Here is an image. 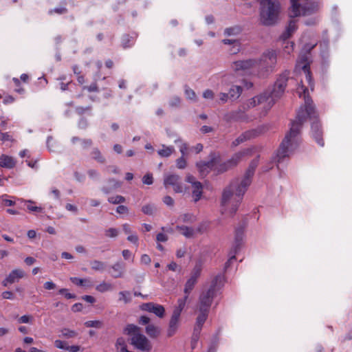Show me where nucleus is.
<instances>
[{"instance_id":"f257e3e1","label":"nucleus","mask_w":352,"mask_h":352,"mask_svg":"<svg viewBox=\"0 0 352 352\" xmlns=\"http://www.w3.org/2000/svg\"><path fill=\"white\" fill-rule=\"evenodd\" d=\"M307 92L308 90L302 85H300L297 88V93L300 98L303 97L305 104L298 110L296 120L292 122L289 131L285 135L277 151L276 156L277 162H280L284 157L289 156L297 148L300 142V129L307 119L312 121V136L320 146H322L324 145L320 126L317 121V116L312 104V100L307 95Z\"/></svg>"},{"instance_id":"f03ea898","label":"nucleus","mask_w":352,"mask_h":352,"mask_svg":"<svg viewBox=\"0 0 352 352\" xmlns=\"http://www.w3.org/2000/svg\"><path fill=\"white\" fill-rule=\"evenodd\" d=\"M257 163V160L251 162L244 178L240 183L236 182H232L223 190L220 208L222 214L226 217H232L236 213L241 202L243 196L251 183V177L254 174Z\"/></svg>"},{"instance_id":"7ed1b4c3","label":"nucleus","mask_w":352,"mask_h":352,"mask_svg":"<svg viewBox=\"0 0 352 352\" xmlns=\"http://www.w3.org/2000/svg\"><path fill=\"white\" fill-rule=\"evenodd\" d=\"M287 78L280 76L276 82L273 90L270 94H264L255 96L250 100V105L255 107L257 104H262L266 110L270 109L275 102L283 94L286 87Z\"/></svg>"},{"instance_id":"20e7f679","label":"nucleus","mask_w":352,"mask_h":352,"mask_svg":"<svg viewBox=\"0 0 352 352\" xmlns=\"http://www.w3.org/2000/svg\"><path fill=\"white\" fill-rule=\"evenodd\" d=\"M223 282V275L219 274L212 281L210 287L208 289L202 291L197 305V311H210L212 301L217 294V287L219 285H222Z\"/></svg>"},{"instance_id":"39448f33","label":"nucleus","mask_w":352,"mask_h":352,"mask_svg":"<svg viewBox=\"0 0 352 352\" xmlns=\"http://www.w3.org/2000/svg\"><path fill=\"white\" fill-rule=\"evenodd\" d=\"M280 3L276 0H262L261 2L260 19L265 25H274L278 19Z\"/></svg>"},{"instance_id":"423d86ee","label":"nucleus","mask_w":352,"mask_h":352,"mask_svg":"<svg viewBox=\"0 0 352 352\" xmlns=\"http://www.w3.org/2000/svg\"><path fill=\"white\" fill-rule=\"evenodd\" d=\"M290 2L291 17L310 15L316 12L320 8L319 2H312L311 0H290Z\"/></svg>"},{"instance_id":"0eeeda50","label":"nucleus","mask_w":352,"mask_h":352,"mask_svg":"<svg viewBox=\"0 0 352 352\" xmlns=\"http://www.w3.org/2000/svg\"><path fill=\"white\" fill-rule=\"evenodd\" d=\"M186 305V298H179L174 307L167 329V336L172 337L177 331L180 325L181 314Z\"/></svg>"},{"instance_id":"6e6552de","label":"nucleus","mask_w":352,"mask_h":352,"mask_svg":"<svg viewBox=\"0 0 352 352\" xmlns=\"http://www.w3.org/2000/svg\"><path fill=\"white\" fill-rule=\"evenodd\" d=\"M276 63V54L275 51L268 50L265 52L259 60H256L255 67L260 69L272 68Z\"/></svg>"},{"instance_id":"1a4fd4ad","label":"nucleus","mask_w":352,"mask_h":352,"mask_svg":"<svg viewBox=\"0 0 352 352\" xmlns=\"http://www.w3.org/2000/svg\"><path fill=\"white\" fill-rule=\"evenodd\" d=\"M164 185L165 188L172 186L173 190L176 193H182L186 190V188L181 182V178L175 174H167L164 176Z\"/></svg>"},{"instance_id":"9d476101","label":"nucleus","mask_w":352,"mask_h":352,"mask_svg":"<svg viewBox=\"0 0 352 352\" xmlns=\"http://www.w3.org/2000/svg\"><path fill=\"white\" fill-rule=\"evenodd\" d=\"M296 69L299 71L302 70L304 72L306 80L311 89L313 90L314 84L312 82L311 73L309 71V62L307 56L303 55L299 58V59L296 62Z\"/></svg>"},{"instance_id":"9b49d317","label":"nucleus","mask_w":352,"mask_h":352,"mask_svg":"<svg viewBox=\"0 0 352 352\" xmlns=\"http://www.w3.org/2000/svg\"><path fill=\"white\" fill-rule=\"evenodd\" d=\"M131 342L136 349L142 351L148 352L152 348L150 341L142 333H137L132 336Z\"/></svg>"},{"instance_id":"f8f14e48","label":"nucleus","mask_w":352,"mask_h":352,"mask_svg":"<svg viewBox=\"0 0 352 352\" xmlns=\"http://www.w3.org/2000/svg\"><path fill=\"white\" fill-rule=\"evenodd\" d=\"M142 311L154 314L156 316L162 318L165 316V308L163 305L154 302L143 303L140 306Z\"/></svg>"},{"instance_id":"ddd939ff","label":"nucleus","mask_w":352,"mask_h":352,"mask_svg":"<svg viewBox=\"0 0 352 352\" xmlns=\"http://www.w3.org/2000/svg\"><path fill=\"white\" fill-rule=\"evenodd\" d=\"M212 159L214 160V173L216 174L222 173L232 168L229 163V160L226 162L221 161L220 155L218 153H212Z\"/></svg>"},{"instance_id":"4468645a","label":"nucleus","mask_w":352,"mask_h":352,"mask_svg":"<svg viewBox=\"0 0 352 352\" xmlns=\"http://www.w3.org/2000/svg\"><path fill=\"white\" fill-rule=\"evenodd\" d=\"M255 60L235 61L232 64V69L236 72L245 73L249 69L255 67Z\"/></svg>"},{"instance_id":"2eb2a0df","label":"nucleus","mask_w":352,"mask_h":352,"mask_svg":"<svg viewBox=\"0 0 352 352\" xmlns=\"http://www.w3.org/2000/svg\"><path fill=\"white\" fill-rule=\"evenodd\" d=\"M25 275V272L21 269H15L10 272V274L2 281V285L7 287L9 285L13 284L23 278Z\"/></svg>"},{"instance_id":"dca6fc26","label":"nucleus","mask_w":352,"mask_h":352,"mask_svg":"<svg viewBox=\"0 0 352 352\" xmlns=\"http://www.w3.org/2000/svg\"><path fill=\"white\" fill-rule=\"evenodd\" d=\"M196 166L202 177L206 176L211 171L214 173V160L212 159V153L210 155V161L199 162L196 164Z\"/></svg>"},{"instance_id":"f3484780","label":"nucleus","mask_w":352,"mask_h":352,"mask_svg":"<svg viewBox=\"0 0 352 352\" xmlns=\"http://www.w3.org/2000/svg\"><path fill=\"white\" fill-rule=\"evenodd\" d=\"M258 135V132L256 130L252 129L247 131L242 134H241L237 138H236L232 142V146L235 147L239 146V144L250 140Z\"/></svg>"},{"instance_id":"a211bd4d","label":"nucleus","mask_w":352,"mask_h":352,"mask_svg":"<svg viewBox=\"0 0 352 352\" xmlns=\"http://www.w3.org/2000/svg\"><path fill=\"white\" fill-rule=\"evenodd\" d=\"M254 148H247L238 153L234 154L230 159H229V163L232 167L236 166L243 159V157L251 155L254 151Z\"/></svg>"},{"instance_id":"6ab92c4d","label":"nucleus","mask_w":352,"mask_h":352,"mask_svg":"<svg viewBox=\"0 0 352 352\" xmlns=\"http://www.w3.org/2000/svg\"><path fill=\"white\" fill-rule=\"evenodd\" d=\"M198 313L197 317L196 318V323L195 326V332H197V334L196 335V339L197 340L199 336V333L201 332V330L202 329V327L206 322V319L208 318L209 311H197Z\"/></svg>"},{"instance_id":"aec40b11","label":"nucleus","mask_w":352,"mask_h":352,"mask_svg":"<svg viewBox=\"0 0 352 352\" xmlns=\"http://www.w3.org/2000/svg\"><path fill=\"white\" fill-rule=\"evenodd\" d=\"M297 30V25L295 21H291L286 27L285 30L280 36V39L286 41Z\"/></svg>"},{"instance_id":"412c9836","label":"nucleus","mask_w":352,"mask_h":352,"mask_svg":"<svg viewBox=\"0 0 352 352\" xmlns=\"http://www.w3.org/2000/svg\"><path fill=\"white\" fill-rule=\"evenodd\" d=\"M15 165L16 161L12 157L4 154L0 156L1 167L11 169L14 168Z\"/></svg>"},{"instance_id":"4be33fe9","label":"nucleus","mask_w":352,"mask_h":352,"mask_svg":"<svg viewBox=\"0 0 352 352\" xmlns=\"http://www.w3.org/2000/svg\"><path fill=\"white\" fill-rule=\"evenodd\" d=\"M192 196L195 202L198 201L201 196L203 192V186L201 182L195 183L192 186Z\"/></svg>"},{"instance_id":"5701e85b","label":"nucleus","mask_w":352,"mask_h":352,"mask_svg":"<svg viewBox=\"0 0 352 352\" xmlns=\"http://www.w3.org/2000/svg\"><path fill=\"white\" fill-rule=\"evenodd\" d=\"M197 280V278L193 276H190L189 279L186 281L185 287H184V293L185 296L183 298H186V301L187 300L188 296L191 291L192 290L195 285L196 284Z\"/></svg>"},{"instance_id":"b1692460","label":"nucleus","mask_w":352,"mask_h":352,"mask_svg":"<svg viewBox=\"0 0 352 352\" xmlns=\"http://www.w3.org/2000/svg\"><path fill=\"white\" fill-rule=\"evenodd\" d=\"M176 230L179 231L180 233L186 238H192L195 234L194 229L188 226H177Z\"/></svg>"},{"instance_id":"393cba45","label":"nucleus","mask_w":352,"mask_h":352,"mask_svg":"<svg viewBox=\"0 0 352 352\" xmlns=\"http://www.w3.org/2000/svg\"><path fill=\"white\" fill-rule=\"evenodd\" d=\"M174 151L175 148L173 146H167L163 144L162 146V148L157 151V154L162 157H168L174 153Z\"/></svg>"},{"instance_id":"a878e982","label":"nucleus","mask_w":352,"mask_h":352,"mask_svg":"<svg viewBox=\"0 0 352 352\" xmlns=\"http://www.w3.org/2000/svg\"><path fill=\"white\" fill-rule=\"evenodd\" d=\"M111 269L113 270L111 276L113 278H120L122 276L124 273V266L122 264L120 263H116L111 267Z\"/></svg>"},{"instance_id":"bb28decb","label":"nucleus","mask_w":352,"mask_h":352,"mask_svg":"<svg viewBox=\"0 0 352 352\" xmlns=\"http://www.w3.org/2000/svg\"><path fill=\"white\" fill-rule=\"evenodd\" d=\"M145 331L151 338H157L160 333V329L151 324L146 327Z\"/></svg>"},{"instance_id":"cd10ccee","label":"nucleus","mask_w":352,"mask_h":352,"mask_svg":"<svg viewBox=\"0 0 352 352\" xmlns=\"http://www.w3.org/2000/svg\"><path fill=\"white\" fill-rule=\"evenodd\" d=\"M72 142L73 144H76V142H79L80 147L83 149H86L89 148L92 145V140L91 139H79L77 137H74L72 139Z\"/></svg>"},{"instance_id":"c85d7f7f","label":"nucleus","mask_w":352,"mask_h":352,"mask_svg":"<svg viewBox=\"0 0 352 352\" xmlns=\"http://www.w3.org/2000/svg\"><path fill=\"white\" fill-rule=\"evenodd\" d=\"M70 280L75 285L83 287H91V283L88 278H80L77 277H71Z\"/></svg>"},{"instance_id":"c756f323","label":"nucleus","mask_w":352,"mask_h":352,"mask_svg":"<svg viewBox=\"0 0 352 352\" xmlns=\"http://www.w3.org/2000/svg\"><path fill=\"white\" fill-rule=\"evenodd\" d=\"M222 42L226 45H232V49L230 50L231 54H236L240 50V43L236 40L223 39Z\"/></svg>"},{"instance_id":"7c9ffc66","label":"nucleus","mask_w":352,"mask_h":352,"mask_svg":"<svg viewBox=\"0 0 352 352\" xmlns=\"http://www.w3.org/2000/svg\"><path fill=\"white\" fill-rule=\"evenodd\" d=\"M21 201L26 204L27 208L30 212H42L43 210V208L34 206V202L32 200L21 199Z\"/></svg>"},{"instance_id":"2f4dec72","label":"nucleus","mask_w":352,"mask_h":352,"mask_svg":"<svg viewBox=\"0 0 352 352\" xmlns=\"http://www.w3.org/2000/svg\"><path fill=\"white\" fill-rule=\"evenodd\" d=\"M178 221L183 223H193L196 221V217L192 213H184L178 217Z\"/></svg>"},{"instance_id":"473e14b6","label":"nucleus","mask_w":352,"mask_h":352,"mask_svg":"<svg viewBox=\"0 0 352 352\" xmlns=\"http://www.w3.org/2000/svg\"><path fill=\"white\" fill-rule=\"evenodd\" d=\"M96 289L100 293H104L112 290L113 286L111 283L103 281L96 286Z\"/></svg>"},{"instance_id":"72a5a7b5","label":"nucleus","mask_w":352,"mask_h":352,"mask_svg":"<svg viewBox=\"0 0 352 352\" xmlns=\"http://www.w3.org/2000/svg\"><path fill=\"white\" fill-rule=\"evenodd\" d=\"M91 267L94 271L102 272L106 267V265L104 262L94 260L91 262Z\"/></svg>"},{"instance_id":"f704fd0d","label":"nucleus","mask_w":352,"mask_h":352,"mask_svg":"<svg viewBox=\"0 0 352 352\" xmlns=\"http://www.w3.org/2000/svg\"><path fill=\"white\" fill-rule=\"evenodd\" d=\"M242 91L240 86H233L229 91V96L232 99H236L239 97Z\"/></svg>"},{"instance_id":"c9c22d12","label":"nucleus","mask_w":352,"mask_h":352,"mask_svg":"<svg viewBox=\"0 0 352 352\" xmlns=\"http://www.w3.org/2000/svg\"><path fill=\"white\" fill-rule=\"evenodd\" d=\"M119 300L124 303H129L131 301L132 298L131 293L129 291H122L119 294Z\"/></svg>"},{"instance_id":"e433bc0d","label":"nucleus","mask_w":352,"mask_h":352,"mask_svg":"<svg viewBox=\"0 0 352 352\" xmlns=\"http://www.w3.org/2000/svg\"><path fill=\"white\" fill-rule=\"evenodd\" d=\"M91 155L93 159L100 163H104L105 162L104 157L102 155L100 151L97 148H94L92 150Z\"/></svg>"},{"instance_id":"4c0bfd02","label":"nucleus","mask_w":352,"mask_h":352,"mask_svg":"<svg viewBox=\"0 0 352 352\" xmlns=\"http://www.w3.org/2000/svg\"><path fill=\"white\" fill-rule=\"evenodd\" d=\"M34 316L30 314H25L17 319L19 324H32L34 322Z\"/></svg>"},{"instance_id":"58836bf2","label":"nucleus","mask_w":352,"mask_h":352,"mask_svg":"<svg viewBox=\"0 0 352 352\" xmlns=\"http://www.w3.org/2000/svg\"><path fill=\"white\" fill-rule=\"evenodd\" d=\"M124 331L126 333L133 336L137 333H140V328L134 324H128L124 329Z\"/></svg>"},{"instance_id":"ea45409f","label":"nucleus","mask_w":352,"mask_h":352,"mask_svg":"<svg viewBox=\"0 0 352 352\" xmlns=\"http://www.w3.org/2000/svg\"><path fill=\"white\" fill-rule=\"evenodd\" d=\"M62 336L66 338H72L78 336V333L74 330L64 328L60 330Z\"/></svg>"},{"instance_id":"a19ab883","label":"nucleus","mask_w":352,"mask_h":352,"mask_svg":"<svg viewBox=\"0 0 352 352\" xmlns=\"http://www.w3.org/2000/svg\"><path fill=\"white\" fill-rule=\"evenodd\" d=\"M241 30L239 26H234L226 28L224 30V34L226 36L237 35L241 32Z\"/></svg>"},{"instance_id":"79ce46f5","label":"nucleus","mask_w":352,"mask_h":352,"mask_svg":"<svg viewBox=\"0 0 352 352\" xmlns=\"http://www.w3.org/2000/svg\"><path fill=\"white\" fill-rule=\"evenodd\" d=\"M142 211L147 215H153L155 211V207L152 204H147L142 207Z\"/></svg>"},{"instance_id":"37998d69","label":"nucleus","mask_w":352,"mask_h":352,"mask_svg":"<svg viewBox=\"0 0 352 352\" xmlns=\"http://www.w3.org/2000/svg\"><path fill=\"white\" fill-rule=\"evenodd\" d=\"M85 325L87 327H94L99 329L102 327V322L100 320H88L85 322Z\"/></svg>"},{"instance_id":"c03bdc74","label":"nucleus","mask_w":352,"mask_h":352,"mask_svg":"<svg viewBox=\"0 0 352 352\" xmlns=\"http://www.w3.org/2000/svg\"><path fill=\"white\" fill-rule=\"evenodd\" d=\"M202 269V263L201 261H199L196 263L195 266L192 270L191 276H195L198 278L201 274V271Z\"/></svg>"},{"instance_id":"a18cd8bd","label":"nucleus","mask_w":352,"mask_h":352,"mask_svg":"<svg viewBox=\"0 0 352 352\" xmlns=\"http://www.w3.org/2000/svg\"><path fill=\"white\" fill-rule=\"evenodd\" d=\"M108 201L111 204H118L124 202L125 199L124 197H122L121 195H116V196H113V197H109L108 199Z\"/></svg>"},{"instance_id":"49530a36","label":"nucleus","mask_w":352,"mask_h":352,"mask_svg":"<svg viewBox=\"0 0 352 352\" xmlns=\"http://www.w3.org/2000/svg\"><path fill=\"white\" fill-rule=\"evenodd\" d=\"M185 95L187 99L190 100L192 101L196 100V95L192 89L186 87L185 89Z\"/></svg>"},{"instance_id":"de8ad7c7","label":"nucleus","mask_w":352,"mask_h":352,"mask_svg":"<svg viewBox=\"0 0 352 352\" xmlns=\"http://www.w3.org/2000/svg\"><path fill=\"white\" fill-rule=\"evenodd\" d=\"M177 142H180L181 144L179 145V151L182 153V156L184 157L187 154V151L188 149L187 144L182 142L180 140H176L175 141V143Z\"/></svg>"},{"instance_id":"09e8293b","label":"nucleus","mask_w":352,"mask_h":352,"mask_svg":"<svg viewBox=\"0 0 352 352\" xmlns=\"http://www.w3.org/2000/svg\"><path fill=\"white\" fill-rule=\"evenodd\" d=\"M117 348L119 352H129L126 349L124 340L121 338L118 339L117 341Z\"/></svg>"},{"instance_id":"8fccbe9b","label":"nucleus","mask_w":352,"mask_h":352,"mask_svg":"<svg viewBox=\"0 0 352 352\" xmlns=\"http://www.w3.org/2000/svg\"><path fill=\"white\" fill-rule=\"evenodd\" d=\"M176 165L179 169H184L186 166V160L184 157L182 156L176 160Z\"/></svg>"},{"instance_id":"3c124183","label":"nucleus","mask_w":352,"mask_h":352,"mask_svg":"<svg viewBox=\"0 0 352 352\" xmlns=\"http://www.w3.org/2000/svg\"><path fill=\"white\" fill-rule=\"evenodd\" d=\"M142 182L146 185H151L153 182V175L151 173L146 174L142 178Z\"/></svg>"},{"instance_id":"603ef678","label":"nucleus","mask_w":352,"mask_h":352,"mask_svg":"<svg viewBox=\"0 0 352 352\" xmlns=\"http://www.w3.org/2000/svg\"><path fill=\"white\" fill-rule=\"evenodd\" d=\"M118 234V230L116 228H111L105 231V235L108 237L114 238Z\"/></svg>"},{"instance_id":"864d4df0","label":"nucleus","mask_w":352,"mask_h":352,"mask_svg":"<svg viewBox=\"0 0 352 352\" xmlns=\"http://www.w3.org/2000/svg\"><path fill=\"white\" fill-rule=\"evenodd\" d=\"M54 345L56 348L64 350H66L67 347V343L60 340H55Z\"/></svg>"},{"instance_id":"5fc2aeb1","label":"nucleus","mask_w":352,"mask_h":352,"mask_svg":"<svg viewBox=\"0 0 352 352\" xmlns=\"http://www.w3.org/2000/svg\"><path fill=\"white\" fill-rule=\"evenodd\" d=\"M0 140L2 142H13L14 139L8 133H0Z\"/></svg>"},{"instance_id":"6e6d98bb","label":"nucleus","mask_w":352,"mask_h":352,"mask_svg":"<svg viewBox=\"0 0 352 352\" xmlns=\"http://www.w3.org/2000/svg\"><path fill=\"white\" fill-rule=\"evenodd\" d=\"M294 50V43L293 42H286L285 45L284 46V52L287 54H290L291 52Z\"/></svg>"},{"instance_id":"4d7b16f0","label":"nucleus","mask_w":352,"mask_h":352,"mask_svg":"<svg viewBox=\"0 0 352 352\" xmlns=\"http://www.w3.org/2000/svg\"><path fill=\"white\" fill-rule=\"evenodd\" d=\"M58 293L60 294H63L67 298V299L74 298L76 296L74 294H72L68 292V289H60L58 291Z\"/></svg>"},{"instance_id":"13d9d810","label":"nucleus","mask_w":352,"mask_h":352,"mask_svg":"<svg viewBox=\"0 0 352 352\" xmlns=\"http://www.w3.org/2000/svg\"><path fill=\"white\" fill-rule=\"evenodd\" d=\"M168 236L164 233H159L156 236V241L157 243L166 242L168 241Z\"/></svg>"},{"instance_id":"bf43d9fd","label":"nucleus","mask_w":352,"mask_h":352,"mask_svg":"<svg viewBox=\"0 0 352 352\" xmlns=\"http://www.w3.org/2000/svg\"><path fill=\"white\" fill-rule=\"evenodd\" d=\"M127 240L137 246L138 245V237L136 234H129Z\"/></svg>"},{"instance_id":"052dcab7","label":"nucleus","mask_w":352,"mask_h":352,"mask_svg":"<svg viewBox=\"0 0 352 352\" xmlns=\"http://www.w3.org/2000/svg\"><path fill=\"white\" fill-rule=\"evenodd\" d=\"M0 199H1L3 200V201L6 204V205L7 206H14V201H13L12 200H10V199H8V195H3L0 197Z\"/></svg>"},{"instance_id":"680f3d73","label":"nucleus","mask_w":352,"mask_h":352,"mask_svg":"<svg viewBox=\"0 0 352 352\" xmlns=\"http://www.w3.org/2000/svg\"><path fill=\"white\" fill-rule=\"evenodd\" d=\"M43 287L47 290L54 289L56 287V285L52 281H47L44 283Z\"/></svg>"},{"instance_id":"e2e57ef3","label":"nucleus","mask_w":352,"mask_h":352,"mask_svg":"<svg viewBox=\"0 0 352 352\" xmlns=\"http://www.w3.org/2000/svg\"><path fill=\"white\" fill-rule=\"evenodd\" d=\"M163 201L168 206H173L174 205V200L170 196H165L163 199Z\"/></svg>"},{"instance_id":"0e129e2a","label":"nucleus","mask_w":352,"mask_h":352,"mask_svg":"<svg viewBox=\"0 0 352 352\" xmlns=\"http://www.w3.org/2000/svg\"><path fill=\"white\" fill-rule=\"evenodd\" d=\"M1 296H2L3 298L8 299V300H13L14 298V294L11 292H9V291L3 292L1 294Z\"/></svg>"},{"instance_id":"69168bd1","label":"nucleus","mask_w":352,"mask_h":352,"mask_svg":"<svg viewBox=\"0 0 352 352\" xmlns=\"http://www.w3.org/2000/svg\"><path fill=\"white\" fill-rule=\"evenodd\" d=\"M122 256L125 260L131 259L133 261L132 254L129 250H124L122 251Z\"/></svg>"},{"instance_id":"338daca9","label":"nucleus","mask_w":352,"mask_h":352,"mask_svg":"<svg viewBox=\"0 0 352 352\" xmlns=\"http://www.w3.org/2000/svg\"><path fill=\"white\" fill-rule=\"evenodd\" d=\"M203 97L206 99H212L214 94L211 90L207 89L204 92Z\"/></svg>"},{"instance_id":"774afa93","label":"nucleus","mask_w":352,"mask_h":352,"mask_svg":"<svg viewBox=\"0 0 352 352\" xmlns=\"http://www.w3.org/2000/svg\"><path fill=\"white\" fill-rule=\"evenodd\" d=\"M116 211L119 214H125V213L128 212V208L125 206L120 205V206L117 207Z\"/></svg>"}]
</instances>
